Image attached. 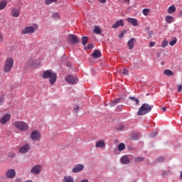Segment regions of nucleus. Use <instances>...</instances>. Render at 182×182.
<instances>
[{
  "instance_id": "32",
  "label": "nucleus",
  "mask_w": 182,
  "mask_h": 182,
  "mask_svg": "<svg viewBox=\"0 0 182 182\" xmlns=\"http://www.w3.org/2000/svg\"><path fill=\"white\" fill-rule=\"evenodd\" d=\"M149 12H150V9H144L143 11H142V14H143L145 16H148Z\"/></svg>"
},
{
  "instance_id": "37",
  "label": "nucleus",
  "mask_w": 182,
  "mask_h": 182,
  "mask_svg": "<svg viewBox=\"0 0 182 182\" xmlns=\"http://www.w3.org/2000/svg\"><path fill=\"white\" fill-rule=\"evenodd\" d=\"M93 48H95V46L93 44H89L87 46L85 47V50H87L89 49H93Z\"/></svg>"
},
{
  "instance_id": "5",
  "label": "nucleus",
  "mask_w": 182,
  "mask_h": 182,
  "mask_svg": "<svg viewBox=\"0 0 182 182\" xmlns=\"http://www.w3.org/2000/svg\"><path fill=\"white\" fill-rule=\"evenodd\" d=\"M38 31V26H28L21 31L22 35H28V33H33Z\"/></svg>"
},
{
  "instance_id": "49",
  "label": "nucleus",
  "mask_w": 182,
  "mask_h": 182,
  "mask_svg": "<svg viewBox=\"0 0 182 182\" xmlns=\"http://www.w3.org/2000/svg\"><path fill=\"white\" fill-rule=\"evenodd\" d=\"M74 110H75V113H77V112L79 111V107H78V105H77V106L74 108Z\"/></svg>"
},
{
  "instance_id": "33",
  "label": "nucleus",
  "mask_w": 182,
  "mask_h": 182,
  "mask_svg": "<svg viewBox=\"0 0 182 182\" xmlns=\"http://www.w3.org/2000/svg\"><path fill=\"white\" fill-rule=\"evenodd\" d=\"M141 161H144V158L139 156V157L135 159L136 163H141Z\"/></svg>"
},
{
  "instance_id": "51",
  "label": "nucleus",
  "mask_w": 182,
  "mask_h": 182,
  "mask_svg": "<svg viewBox=\"0 0 182 182\" xmlns=\"http://www.w3.org/2000/svg\"><path fill=\"white\" fill-rule=\"evenodd\" d=\"M100 4H106L107 1L106 0H98Z\"/></svg>"
},
{
  "instance_id": "29",
  "label": "nucleus",
  "mask_w": 182,
  "mask_h": 182,
  "mask_svg": "<svg viewBox=\"0 0 182 182\" xmlns=\"http://www.w3.org/2000/svg\"><path fill=\"white\" fill-rule=\"evenodd\" d=\"M164 73L166 75V76H173V75H174V73H173V71H171V70H165L164 71Z\"/></svg>"
},
{
  "instance_id": "6",
  "label": "nucleus",
  "mask_w": 182,
  "mask_h": 182,
  "mask_svg": "<svg viewBox=\"0 0 182 182\" xmlns=\"http://www.w3.org/2000/svg\"><path fill=\"white\" fill-rule=\"evenodd\" d=\"M30 138L33 141H39L41 140V133L37 130H33L30 134Z\"/></svg>"
},
{
  "instance_id": "55",
  "label": "nucleus",
  "mask_w": 182,
  "mask_h": 182,
  "mask_svg": "<svg viewBox=\"0 0 182 182\" xmlns=\"http://www.w3.org/2000/svg\"><path fill=\"white\" fill-rule=\"evenodd\" d=\"M21 181H22V179H21L19 178L16 179V182H21Z\"/></svg>"
},
{
  "instance_id": "1",
  "label": "nucleus",
  "mask_w": 182,
  "mask_h": 182,
  "mask_svg": "<svg viewBox=\"0 0 182 182\" xmlns=\"http://www.w3.org/2000/svg\"><path fill=\"white\" fill-rule=\"evenodd\" d=\"M43 79H50V83L55 85L58 75L52 70H48L43 73Z\"/></svg>"
},
{
  "instance_id": "14",
  "label": "nucleus",
  "mask_w": 182,
  "mask_h": 182,
  "mask_svg": "<svg viewBox=\"0 0 182 182\" xmlns=\"http://www.w3.org/2000/svg\"><path fill=\"white\" fill-rule=\"evenodd\" d=\"M126 21L129 23V25H132V26H138L139 22L137 21V19L134 18H130L128 17L126 18Z\"/></svg>"
},
{
  "instance_id": "50",
  "label": "nucleus",
  "mask_w": 182,
  "mask_h": 182,
  "mask_svg": "<svg viewBox=\"0 0 182 182\" xmlns=\"http://www.w3.org/2000/svg\"><path fill=\"white\" fill-rule=\"evenodd\" d=\"M2 103H4V97L0 98V106H2Z\"/></svg>"
},
{
  "instance_id": "24",
  "label": "nucleus",
  "mask_w": 182,
  "mask_h": 182,
  "mask_svg": "<svg viewBox=\"0 0 182 182\" xmlns=\"http://www.w3.org/2000/svg\"><path fill=\"white\" fill-rule=\"evenodd\" d=\"M28 66H31V68H37L38 64H36V60H29L28 62Z\"/></svg>"
},
{
  "instance_id": "3",
  "label": "nucleus",
  "mask_w": 182,
  "mask_h": 182,
  "mask_svg": "<svg viewBox=\"0 0 182 182\" xmlns=\"http://www.w3.org/2000/svg\"><path fill=\"white\" fill-rule=\"evenodd\" d=\"M14 127L20 132H28L29 130V125L23 121H16Z\"/></svg>"
},
{
  "instance_id": "23",
  "label": "nucleus",
  "mask_w": 182,
  "mask_h": 182,
  "mask_svg": "<svg viewBox=\"0 0 182 182\" xmlns=\"http://www.w3.org/2000/svg\"><path fill=\"white\" fill-rule=\"evenodd\" d=\"M63 182H75V178L70 176H64Z\"/></svg>"
},
{
  "instance_id": "58",
  "label": "nucleus",
  "mask_w": 182,
  "mask_h": 182,
  "mask_svg": "<svg viewBox=\"0 0 182 182\" xmlns=\"http://www.w3.org/2000/svg\"><path fill=\"white\" fill-rule=\"evenodd\" d=\"M162 176H167V172H166V171L164 172V173H162Z\"/></svg>"
},
{
  "instance_id": "34",
  "label": "nucleus",
  "mask_w": 182,
  "mask_h": 182,
  "mask_svg": "<svg viewBox=\"0 0 182 182\" xmlns=\"http://www.w3.org/2000/svg\"><path fill=\"white\" fill-rule=\"evenodd\" d=\"M168 45V42L167 41V39H165L161 43V48H166Z\"/></svg>"
},
{
  "instance_id": "27",
  "label": "nucleus",
  "mask_w": 182,
  "mask_h": 182,
  "mask_svg": "<svg viewBox=\"0 0 182 182\" xmlns=\"http://www.w3.org/2000/svg\"><path fill=\"white\" fill-rule=\"evenodd\" d=\"M94 33H97V35H100L102 33V29L98 26H95L94 28Z\"/></svg>"
},
{
  "instance_id": "46",
  "label": "nucleus",
  "mask_w": 182,
  "mask_h": 182,
  "mask_svg": "<svg viewBox=\"0 0 182 182\" xmlns=\"http://www.w3.org/2000/svg\"><path fill=\"white\" fill-rule=\"evenodd\" d=\"M178 92L179 93H181V92H182V85H178Z\"/></svg>"
},
{
  "instance_id": "9",
  "label": "nucleus",
  "mask_w": 182,
  "mask_h": 182,
  "mask_svg": "<svg viewBox=\"0 0 182 182\" xmlns=\"http://www.w3.org/2000/svg\"><path fill=\"white\" fill-rule=\"evenodd\" d=\"M65 80L68 82L70 85H76L77 83V78L73 75H68Z\"/></svg>"
},
{
  "instance_id": "20",
  "label": "nucleus",
  "mask_w": 182,
  "mask_h": 182,
  "mask_svg": "<svg viewBox=\"0 0 182 182\" xmlns=\"http://www.w3.org/2000/svg\"><path fill=\"white\" fill-rule=\"evenodd\" d=\"M6 5H8V1L2 0L0 1V11H4L6 8Z\"/></svg>"
},
{
  "instance_id": "25",
  "label": "nucleus",
  "mask_w": 182,
  "mask_h": 182,
  "mask_svg": "<svg viewBox=\"0 0 182 182\" xmlns=\"http://www.w3.org/2000/svg\"><path fill=\"white\" fill-rule=\"evenodd\" d=\"M165 21L166 23H171L174 22V18L171 16H166L165 18Z\"/></svg>"
},
{
  "instance_id": "44",
  "label": "nucleus",
  "mask_w": 182,
  "mask_h": 182,
  "mask_svg": "<svg viewBox=\"0 0 182 182\" xmlns=\"http://www.w3.org/2000/svg\"><path fill=\"white\" fill-rule=\"evenodd\" d=\"M118 73H119V75H123V68H119L117 70Z\"/></svg>"
},
{
  "instance_id": "59",
  "label": "nucleus",
  "mask_w": 182,
  "mask_h": 182,
  "mask_svg": "<svg viewBox=\"0 0 182 182\" xmlns=\"http://www.w3.org/2000/svg\"><path fill=\"white\" fill-rule=\"evenodd\" d=\"M124 2H127L128 4L130 2V0H123Z\"/></svg>"
},
{
  "instance_id": "2",
  "label": "nucleus",
  "mask_w": 182,
  "mask_h": 182,
  "mask_svg": "<svg viewBox=\"0 0 182 182\" xmlns=\"http://www.w3.org/2000/svg\"><path fill=\"white\" fill-rule=\"evenodd\" d=\"M15 63V61L13 58L9 57L6 59L4 62V65L3 68V70L4 73H9L12 70V68H14V64Z\"/></svg>"
},
{
  "instance_id": "47",
  "label": "nucleus",
  "mask_w": 182,
  "mask_h": 182,
  "mask_svg": "<svg viewBox=\"0 0 182 182\" xmlns=\"http://www.w3.org/2000/svg\"><path fill=\"white\" fill-rule=\"evenodd\" d=\"M117 112H122V106L117 107Z\"/></svg>"
},
{
  "instance_id": "57",
  "label": "nucleus",
  "mask_w": 182,
  "mask_h": 182,
  "mask_svg": "<svg viewBox=\"0 0 182 182\" xmlns=\"http://www.w3.org/2000/svg\"><path fill=\"white\" fill-rule=\"evenodd\" d=\"M160 56H161V54L160 53H159L156 55L157 58H160Z\"/></svg>"
},
{
  "instance_id": "30",
  "label": "nucleus",
  "mask_w": 182,
  "mask_h": 182,
  "mask_svg": "<svg viewBox=\"0 0 182 182\" xmlns=\"http://www.w3.org/2000/svg\"><path fill=\"white\" fill-rule=\"evenodd\" d=\"M130 100H132V102H134L136 106H137V105H139V99L134 97H129Z\"/></svg>"
},
{
  "instance_id": "52",
  "label": "nucleus",
  "mask_w": 182,
  "mask_h": 182,
  "mask_svg": "<svg viewBox=\"0 0 182 182\" xmlns=\"http://www.w3.org/2000/svg\"><path fill=\"white\" fill-rule=\"evenodd\" d=\"M148 35L149 36H150V38H151V36H153V31H149Z\"/></svg>"
},
{
  "instance_id": "22",
  "label": "nucleus",
  "mask_w": 182,
  "mask_h": 182,
  "mask_svg": "<svg viewBox=\"0 0 182 182\" xmlns=\"http://www.w3.org/2000/svg\"><path fill=\"white\" fill-rule=\"evenodd\" d=\"M121 100H122V99H120V98H117V99L114 100L113 101H112L109 103L110 107H114V106H116V105H117V103H120Z\"/></svg>"
},
{
  "instance_id": "45",
  "label": "nucleus",
  "mask_w": 182,
  "mask_h": 182,
  "mask_svg": "<svg viewBox=\"0 0 182 182\" xmlns=\"http://www.w3.org/2000/svg\"><path fill=\"white\" fill-rule=\"evenodd\" d=\"M157 134H158L157 132H153L151 134V137H156Z\"/></svg>"
},
{
  "instance_id": "42",
  "label": "nucleus",
  "mask_w": 182,
  "mask_h": 182,
  "mask_svg": "<svg viewBox=\"0 0 182 182\" xmlns=\"http://www.w3.org/2000/svg\"><path fill=\"white\" fill-rule=\"evenodd\" d=\"M132 139H134V140H136V139H139V133L133 134Z\"/></svg>"
},
{
  "instance_id": "8",
  "label": "nucleus",
  "mask_w": 182,
  "mask_h": 182,
  "mask_svg": "<svg viewBox=\"0 0 182 182\" xmlns=\"http://www.w3.org/2000/svg\"><path fill=\"white\" fill-rule=\"evenodd\" d=\"M5 176L6 178H15V176H16V171H15V169H8L5 173Z\"/></svg>"
},
{
  "instance_id": "4",
  "label": "nucleus",
  "mask_w": 182,
  "mask_h": 182,
  "mask_svg": "<svg viewBox=\"0 0 182 182\" xmlns=\"http://www.w3.org/2000/svg\"><path fill=\"white\" fill-rule=\"evenodd\" d=\"M149 112H151V106L149 104H143L141 107L139 109L137 114L139 116H143L147 114Z\"/></svg>"
},
{
  "instance_id": "26",
  "label": "nucleus",
  "mask_w": 182,
  "mask_h": 182,
  "mask_svg": "<svg viewBox=\"0 0 182 182\" xmlns=\"http://www.w3.org/2000/svg\"><path fill=\"white\" fill-rule=\"evenodd\" d=\"M176 6L175 5H171L168 9V13L170 14H174V12H176Z\"/></svg>"
},
{
  "instance_id": "16",
  "label": "nucleus",
  "mask_w": 182,
  "mask_h": 182,
  "mask_svg": "<svg viewBox=\"0 0 182 182\" xmlns=\"http://www.w3.org/2000/svg\"><path fill=\"white\" fill-rule=\"evenodd\" d=\"M119 26H124V21L120 19L116 21V23L112 26L113 29H117Z\"/></svg>"
},
{
  "instance_id": "38",
  "label": "nucleus",
  "mask_w": 182,
  "mask_h": 182,
  "mask_svg": "<svg viewBox=\"0 0 182 182\" xmlns=\"http://www.w3.org/2000/svg\"><path fill=\"white\" fill-rule=\"evenodd\" d=\"M177 43V38H174V40L170 41L169 45L170 46H174Z\"/></svg>"
},
{
  "instance_id": "60",
  "label": "nucleus",
  "mask_w": 182,
  "mask_h": 182,
  "mask_svg": "<svg viewBox=\"0 0 182 182\" xmlns=\"http://www.w3.org/2000/svg\"><path fill=\"white\" fill-rule=\"evenodd\" d=\"M179 16H182V10L179 12Z\"/></svg>"
},
{
  "instance_id": "56",
  "label": "nucleus",
  "mask_w": 182,
  "mask_h": 182,
  "mask_svg": "<svg viewBox=\"0 0 182 182\" xmlns=\"http://www.w3.org/2000/svg\"><path fill=\"white\" fill-rule=\"evenodd\" d=\"M81 182H89V180L87 179H83L81 181Z\"/></svg>"
},
{
  "instance_id": "19",
  "label": "nucleus",
  "mask_w": 182,
  "mask_h": 182,
  "mask_svg": "<svg viewBox=\"0 0 182 182\" xmlns=\"http://www.w3.org/2000/svg\"><path fill=\"white\" fill-rule=\"evenodd\" d=\"M92 56L94 59H99L102 56V53L98 50H95L92 53Z\"/></svg>"
},
{
  "instance_id": "10",
  "label": "nucleus",
  "mask_w": 182,
  "mask_h": 182,
  "mask_svg": "<svg viewBox=\"0 0 182 182\" xmlns=\"http://www.w3.org/2000/svg\"><path fill=\"white\" fill-rule=\"evenodd\" d=\"M11 15L13 16V18H18V16L21 15V10L19 9L12 7L11 9Z\"/></svg>"
},
{
  "instance_id": "15",
  "label": "nucleus",
  "mask_w": 182,
  "mask_h": 182,
  "mask_svg": "<svg viewBox=\"0 0 182 182\" xmlns=\"http://www.w3.org/2000/svg\"><path fill=\"white\" fill-rule=\"evenodd\" d=\"M85 168V165L77 164L73 168V173H80Z\"/></svg>"
},
{
  "instance_id": "36",
  "label": "nucleus",
  "mask_w": 182,
  "mask_h": 182,
  "mask_svg": "<svg viewBox=\"0 0 182 182\" xmlns=\"http://www.w3.org/2000/svg\"><path fill=\"white\" fill-rule=\"evenodd\" d=\"M53 2H58V0H46V5H50V4H53Z\"/></svg>"
},
{
  "instance_id": "28",
  "label": "nucleus",
  "mask_w": 182,
  "mask_h": 182,
  "mask_svg": "<svg viewBox=\"0 0 182 182\" xmlns=\"http://www.w3.org/2000/svg\"><path fill=\"white\" fill-rule=\"evenodd\" d=\"M87 42H89V38L87 36H84L82 38V43L83 46H86Z\"/></svg>"
},
{
  "instance_id": "41",
  "label": "nucleus",
  "mask_w": 182,
  "mask_h": 182,
  "mask_svg": "<svg viewBox=\"0 0 182 182\" xmlns=\"http://www.w3.org/2000/svg\"><path fill=\"white\" fill-rule=\"evenodd\" d=\"M53 19H59V13H54L53 14Z\"/></svg>"
},
{
  "instance_id": "17",
  "label": "nucleus",
  "mask_w": 182,
  "mask_h": 182,
  "mask_svg": "<svg viewBox=\"0 0 182 182\" xmlns=\"http://www.w3.org/2000/svg\"><path fill=\"white\" fill-rule=\"evenodd\" d=\"M134 43H136V38H131L128 41L127 45L129 46V49L130 50H133V48H134Z\"/></svg>"
},
{
  "instance_id": "48",
  "label": "nucleus",
  "mask_w": 182,
  "mask_h": 182,
  "mask_svg": "<svg viewBox=\"0 0 182 182\" xmlns=\"http://www.w3.org/2000/svg\"><path fill=\"white\" fill-rule=\"evenodd\" d=\"M154 45H156V43H154V42H150V43H149L150 48H153V46H154Z\"/></svg>"
},
{
  "instance_id": "43",
  "label": "nucleus",
  "mask_w": 182,
  "mask_h": 182,
  "mask_svg": "<svg viewBox=\"0 0 182 182\" xmlns=\"http://www.w3.org/2000/svg\"><path fill=\"white\" fill-rule=\"evenodd\" d=\"M5 41V38H4V35H2V33H0V42L2 43H4Z\"/></svg>"
},
{
  "instance_id": "54",
  "label": "nucleus",
  "mask_w": 182,
  "mask_h": 182,
  "mask_svg": "<svg viewBox=\"0 0 182 182\" xmlns=\"http://www.w3.org/2000/svg\"><path fill=\"white\" fill-rule=\"evenodd\" d=\"M161 110H162V112H166L167 110V109L166 108V107H163L161 108Z\"/></svg>"
},
{
  "instance_id": "31",
  "label": "nucleus",
  "mask_w": 182,
  "mask_h": 182,
  "mask_svg": "<svg viewBox=\"0 0 182 182\" xmlns=\"http://www.w3.org/2000/svg\"><path fill=\"white\" fill-rule=\"evenodd\" d=\"M125 148H126V145H124V144H123V143L119 144L118 146L119 151H122V150Z\"/></svg>"
},
{
  "instance_id": "40",
  "label": "nucleus",
  "mask_w": 182,
  "mask_h": 182,
  "mask_svg": "<svg viewBox=\"0 0 182 182\" xmlns=\"http://www.w3.org/2000/svg\"><path fill=\"white\" fill-rule=\"evenodd\" d=\"M157 163H163L164 161V157L161 156L156 159Z\"/></svg>"
},
{
  "instance_id": "35",
  "label": "nucleus",
  "mask_w": 182,
  "mask_h": 182,
  "mask_svg": "<svg viewBox=\"0 0 182 182\" xmlns=\"http://www.w3.org/2000/svg\"><path fill=\"white\" fill-rule=\"evenodd\" d=\"M126 33H127V31L123 30V31L121 32V33L119 35V39H122V38H123V36H124V35H126Z\"/></svg>"
},
{
  "instance_id": "21",
  "label": "nucleus",
  "mask_w": 182,
  "mask_h": 182,
  "mask_svg": "<svg viewBox=\"0 0 182 182\" xmlns=\"http://www.w3.org/2000/svg\"><path fill=\"white\" fill-rule=\"evenodd\" d=\"M121 163H122V164H129V163H130V160L129 159V157H127V156H124L120 159Z\"/></svg>"
},
{
  "instance_id": "53",
  "label": "nucleus",
  "mask_w": 182,
  "mask_h": 182,
  "mask_svg": "<svg viewBox=\"0 0 182 182\" xmlns=\"http://www.w3.org/2000/svg\"><path fill=\"white\" fill-rule=\"evenodd\" d=\"M9 157H15V154H14V153L9 154Z\"/></svg>"
},
{
  "instance_id": "18",
  "label": "nucleus",
  "mask_w": 182,
  "mask_h": 182,
  "mask_svg": "<svg viewBox=\"0 0 182 182\" xmlns=\"http://www.w3.org/2000/svg\"><path fill=\"white\" fill-rule=\"evenodd\" d=\"M95 147H97L98 149L106 147V142H105V140L97 141L95 144Z\"/></svg>"
},
{
  "instance_id": "39",
  "label": "nucleus",
  "mask_w": 182,
  "mask_h": 182,
  "mask_svg": "<svg viewBox=\"0 0 182 182\" xmlns=\"http://www.w3.org/2000/svg\"><path fill=\"white\" fill-rule=\"evenodd\" d=\"M129 75V71L126 68H122V76H127Z\"/></svg>"
},
{
  "instance_id": "12",
  "label": "nucleus",
  "mask_w": 182,
  "mask_h": 182,
  "mask_svg": "<svg viewBox=\"0 0 182 182\" xmlns=\"http://www.w3.org/2000/svg\"><path fill=\"white\" fill-rule=\"evenodd\" d=\"M42 171V166L36 165L31 169V174H39Z\"/></svg>"
},
{
  "instance_id": "13",
  "label": "nucleus",
  "mask_w": 182,
  "mask_h": 182,
  "mask_svg": "<svg viewBox=\"0 0 182 182\" xmlns=\"http://www.w3.org/2000/svg\"><path fill=\"white\" fill-rule=\"evenodd\" d=\"M11 120V114H6L0 119L1 124H6Z\"/></svg>"
},
{
  "instance_id": "7",
  "label": "nucleus",
  "mask_w": 182,
  "mask_h": 182,
  "mask_svg": "<svg viewBox=\"0 0 182 182\" xmlns=\"http://www.w3.org/2000/svg\"><path fill=\"white\" fill-rule=\"evenodd\" d=\"M18 153L21 154H26L31 150V144H26L23 145L22 146L18 147Z\"/></svg>"
},
{
  "instance_id": "11",
  "label": "nucleus",
  "mask_w": 182,
  "mask_h": 182,
  "mask_svg": "<svg viewBox=\"0 0 182 182\" xmlns=\"http://www.w3.org/2000/svg\"><path fill=\"white\" fill-rule=\"evenodd\" d=\"M68 41L75 45V43H80V40L76 37L74 34H70L68 36Z\"/></svg>"
}]
</instances>
